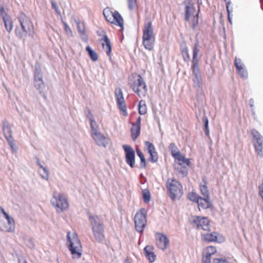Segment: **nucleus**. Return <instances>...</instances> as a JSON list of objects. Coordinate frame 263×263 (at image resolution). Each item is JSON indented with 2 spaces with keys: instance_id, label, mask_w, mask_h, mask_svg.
<instances>
[{
  "instance_id": "41",
  "label": "nucleus",
  "mask_w": 263,
  "mask_h": 263,
  "mask_svg": "<svg viewBox=\"0 0 263 263\" xmlns=\"http://www.w3.org/2000/svg\"><path fill=\"white\" fill-rule=\"evenodd\" d=\"M187 197L191 201L197 203L201 197L197 195L196 193L191 192L189 193Z\"/></svg>"
},
{
  "instance_id": "8",
  "label": "nucleus",
  "mask_w": 263,
  "mask_h": 263,
  "mask_svg": "<svg viewBox=\"0 0 263 263\" xmlns=\"http://www.w3.org/2000/svg\"><path fill=\"white\" fill-rule=\"evenodd\" d=\"M115 95L119 109L122 112V115L124 116H127L128 115L127 107L122 89L120 88H116L115 91Z\"/></svg>"
},
{
  "instance_id": "27",
  "label": "nucleus",
  "mask_w": 263,
  "mask_h": 263,
  "mask_svg": "<svg viewBox=\"0 0 263 263\" xmlns=\"http://www.w3.org/2000/svg\"><path fill=\"white\" fill-rule=\"evenodd\" d=\"M155 37H143L142 38V44L144 46L145 48L151 51L153 50L154 46L155 45Z\"/></svg>"
},
{
  "instance_id": "42",
  "label": "nucleus",
  "mask_w": 263,
  "mask_h": 263,
  "mask_svg": "<svg viewBox=\"0 0 263 263\" xmlns=\"http://www.w3.org/2000/svg\"><path fill=\"white\" fill-rule=\"evenodd\" d=\"M90 127L91 129V135H96L98 133L100 132L98 126L95 121H91Z\"/></svg>"
},
{
  "instance_id": "11",
  "label": "nucleus",
  "mask_w": 263,
  "mask_h": 263,
  "mask_svg": "<svg viewBox=\"0 0 263 263\" xmlns=\"http://www.w3.org/2000/svg\"><path fill=\"white\" fill-rule=\"evenodd\" d=\"M51 202L53 206L56 208L58 212H62L63 210L67 209L68 207L67 200L62 194H59L57 197L53 196L51 200Z\"/></svg>"
},
{
  "instance_id": "23",
  "label": "nucleus",
  "mask_w": 263,
  "mask_h": 263,
  "mask_svg": "<svg viewBox=\"0 0 263 263\" xmlns=\"http://www.w3.org/2000/svg\"><path fill=\"white\" fill-rule=\"evenodd\" d=\"M208 181L205 177H202V182L200 184V190L201 194L203 196L204 198L209 199L210 193L207 187Z\"/></svg>"
},
{
  "instance_id": "53",
  "label": "nucleus",
  "mask_w": 263,
  "mask_h": 263,
  "mask_svg": "<svg viewBox=\"0 0 263 263\" xmlns=\"http://www.w3.org/2000/svg\"><path fill=\"white\" fill-rule=\"evenodd\" d=\"M207 250L206 253H210L211 255L215 254L217 251L216 247L211 246L207 247Z\"/></svg>"
},
{
  "instance_id": "47",
  "label": "nucleus",
  "mask_w": 263,
  "mask_h": 263,
  "mask_svg": "<svg viewBox=\"0 0 263 263\" xmlns=\"http://www.w3.org/2000/svg\"><path fill=\"white\" fill-rule=\"evenodd\" d=\"M7 222L9 226V227L7 229V232H12L14 230V220L13 218H11L10 219L7 220Z\"/></svg>"
},
{
  "instance_id": "16",
  "label": "nucleus",
  "mask_w": 263,
  "mask_h": 263,
  "mask_svg": "<svg viewBox=\"0 0 263 263\" xmlns=\"http://www.w3.org/2000/svg\"><path fill=\"white\" fill-rule=\"evenodd\" d=\"M17 18L21 26L23 25L24 26L34 29L33 25L30 18L27 16L25 13L23 12H20L18 14Z\"/></svg>"
},
{
  "instance_id": "12",
  "label": "nucleus",
  "mask_w": 263,
  "mask_h": 263,
  "mask_svg": "<svg viewBox=\"0 0 263 263\" xmlns=\"http://www.w3.org/2000/svg\"><path fill=\"white\" fill-rule=\"evenodd\" d=\"M15 32L16 36L19 39H22L24 37L27 36H33L34 29L22 25L20 27L17 26L15 28Z\"/></svg>"
},
{
  "instance_id": "62",
  "label": "nucleus",
  "mask_w": 263,
  "mask_h": 263,
  "mask_svg": "<svg viewBox=\"0 0 263 263\" xmlns=\"http://www.w3.org/2000/svg\"><path fill=\"white\" fill-rule=\"evenodd\" d=\"M87 117L89 119L90 122H91V120L95 121L93 118V115L91 114V112L90 110L88 111V114Z\"/></svg>"
},
{
  "instance_id": "39",
  "label": "nucleus",
  "mask_w": 263,
  "mask_h": 263,
  "mask_svg": "<svg viewBox=\"0 0 263 263\" xmlns=\"http://www.w3.org/2000/svg\"><path fill=\"white\" fill-rule=\"evenodd\" d=\"M178 164L180 165V168L178 169V172L180 173L183 177L186 176L188 174V168L187 166L182 165L181 162H179Z\"/></svg>"
},
{
  "instance_id": "60",
  "label": "nucleus",
  "mask_w": 263,
  "mask_h": 263,
  "mask_svg": "<svg viewBox=\"0 0 263 263\" xmlns=\"http://www.w3.org/2000/svg\"><path fill=\"white\" fill-rule=\"evenodd\" d=\"M249 104H250V107L251 108V111H253V109H254V100H253V99L251 98L249 100Z\"/></svg>"
},
{
  "instance_id": "40",
  "label": "nucleus",
  "mask_w": 263,
  "mask_h": 263,
  "mask_svg": "<svg viewBox=\"0 0 263 263\" xmlns=\"http://www.w3.org/2000/svg\"><path fill=\"white\" fill-rule=\"evenodd\" d=\"M148 154H149V157L148 158V161L152 163H156L158 161V156L157 152L156 151H153L151 153Z\"/></svg>"
},
{
  "instance_id": "22",
  "label": "nucleus",
  "mask_w": 263,
  "mask_h": 263,
  "mask_svg": "<svg viewBox=\"0 0 263 263\" xmlns=\"http://www.w3.org/2000/svg\"><path fill=\"white\" fill-rule=\"evenodd\" d=\"M76 22L77 23V30L80 34L81 39L84 42H87L88 40V36L86 34L84 24L77 20H76Z\"/></svg>"
},
{
  "instance_id": "64",
  "label": "nucleus",
  "mask_w": 263,
  "mask_h": 263,
  "mask_svg": "<svg viewBox=\"0 0 263 263\" xmlns=\"http://www.w3.org/2000/svg\"><path fill=\"white\" fill-rule=\"evenodd\" d=\"M236 62L238 63V66H239V65H240V64H243V63L241 62V60H240V59H239V58H235V62H234V64H235V63H236Z\"/></svg>"
},
{
  "instance_id": "19",
  "label": "nucleus",
  "mask_w": 263,
  "mask_h": 263,
  "mask_svg": "<svg viewBox=\"0 0 263 263\" xmlns=\"http://www.w3.org/2000/svg\"><path fill=\"white\" fill-rule=\"evenodd\" d=\"M3 132L5 138L12 137V125L7 120L3 121Z\"/></svg>"
},
{
  "instance_id": "25",
  "label": "nucleus",
  "mask_w": 263,
  "mask_h": 263,
  "mask_svg": "<svg viewBox=\"0 0 263 263\" xmlns=\"http://www.w3.org/2000/svg\"><path fill=\"white\" fill-rule=\"evenodd\" d=\"M153 248L152 246H146L143 250L145 257L151 262L155 261L156 257V256L153 252Z\"/></svg>"
},
{
  "instance_id": "24",
  "label": "nucleus",
  "mask_w": 263,
  "mask_h": 263,
  "mask_svg": "<svg viewBox=\"0 0 263 263\" xmlns=\"http://www.w3.org/2000/svg\"><path fill=\"white\" fill-rule=\"evenodd\" d=\"M200 209V207L203 209H212L213 207L212 203L210 201V198L200 197L198 201L197 202Z\"/></svg>"
},
{
  "instance_id": "26",
  "label": "nucleus",
  "mask_w": 263,
  "mask_h": 263,
  "mask_svg": "<svg viewBox=\"0 0 263 263\" xmlns=\"http://www.w3.org/2000/svg\"><path fill=\"white\" fill-rule=\"evenodd\" d=\"M112 21V23H115L117 26L120 27L122 30L123 29L124 20L118 11H115L114 12Z\"/></svg>"
},
{
  "instance_id": "49",
  "label": "nucleus",
  "mask_w": 263,
  "mask_h": 263,
  "mask_svg": "<svg viewBox=\"0 0 263 263\" xmlns=\"http://www.w3.org/2000/svg\"><path fill=\"white\" fill-rule=\"evenodd\" d=\"M128 8L130 10H133L137 6V0H127Z\"/></svg>"
},
{
  "instance_id": "48",
  "label": "nucleus",
  "mask_w": 263,
  "mask_h": 263,
  "mask_svg": "<svg viewBox=\"0 0 263 263\" xmlns=\"http://www.w3.org/2000/svg\"><path fill=\"white\" fill-rule=\"evenodd\" d=\"M144 144L147 147V150L148 153H151L153 151H155V146L152 143L147 141H145Z\"/></svg>"
},
{
  "instance_id": "52",
  "label": "nucleus",
  "mask_w": 263,
  "mask_h": 263,
  "mask_svg": "<svg viewBox=\"0 0 263 263\" xmlns=\"http://www.w3.org/2000/svg\"><path fill=\"white\" fill-rule=\"evenodd\" d=\"M237 71L241 77L244 78H247L248 72L247 70L245 69V67Z\"/></svg>"
},
{
  "instance_id": "37",
  "label": "nucleus",
  "mask_w": 263,
  "mask_h": 263,
  "mask_svg": "<svg viewBox=\"0 0 263 263\" xmlns=\"http://www.w3.org/2000/svg\"><path fill=\"white\" fill-rule=\"evenodd\" d=\"M142 198L145 203H148L151 200V193L148 189L142 190Z\"/></svg>"
},
{
  "instance_id": "1",
  "label": "nucleus",
  "mask_w": 263,
  "mask_h": 263,
  "mask_svg": "<svg viewBox=\"0 0 263 263\" xmlns=\"http://www.w3.org/2000/svg\"><path fill=\"white\" fill-rule=\"evenodd\" d=\"M167 194L170 198L174 201L179 199L183 194L181 184L175 179H168L166 182Z\"/></svg>"
},
{
  "instance_id": "6",
  "label": "nucleus",
  "mask_w": 263,
  "mask_h": 263,
  "mask_svg": "<svg viewBox=\"0 0 263 263\" xmlns=\"http://www.w3.org/2000/svg\"><path fill=\"white\" fill-rule=\"evenodd\" d=\"M251 134L255 151L260 157H263V137L255 129H251Z\"/></svg>"
},
{
  "instance_id": "56",
  "label": "nucleus",
  "mask_w": 263,
  "mask_h": 263,
  "mask_svg": "<svg viewBox=\"0 0 263 263\" xmlns=\"http://www.w3.org/2000/svg\"><path fill=\"white\" fill-rule=\"evenodd\" d=\"M213 263H229V262L224 258H214Z\"/></svg>"
},
{
  "instance_id": "10",
  "label": "nucleus",
  "mask_w": 263,
  "mask_h": 263,
  "mask_svg": "<svg viewBox=\"0 0 263 263\" xmlns=\"http://www.w3.org/2000/svg\"><path fill=\"white\" fill-rule=\"evenodd\" d=\"M125 153V161L131 167L135 166V152L131 146L124 144L122 146Z\"/></svg>"
},
{
  "instance_id": "20",
  "label": "nucleus",
  "mask_w": 263,
  "mask_h": 263,
  "mask_svg": "<svg viewBox=\"0 0 263 263\" xmlns=\"http://www.w3.org/2000/svg\"><path fill=\"white\" fill-rule=\"evenodd\" d=\"M193 82V86L196 89L198 93H200L202 90L203 83L201 76L192 77Z\"/></svg>"
},
{
  "instance_id": "45",
  "label": "nucleus",
  "mask_w": 263,
  "mask_h": 263,
  "mask_svg": "<svg viewBox=\"0 0 263 263\" xmlns=\"http://www.w3.org/2000/svg\"><path fill=\"white\" fill-rule=\"evenodd\" d=\"M168 149L173 157L175 155L174 154H175L176 153L180 152L179 151H178L177 146L174 143H172L170 144L168 146Z\"/></svg>"
},
{
  "instance_id": "28",
  "label": "nucleus",
  "mask_w": 263,
  "mask_h": 263,
  "mask_svg": "<svg viewBox=\"0 0 263 263\" xmlns=\"http://www.w3.org/2000/svg\"><path fill=\"white\" fill-rule=\"evenodd\" d=\"M217 235L218 233L213 232L211 233H205L202 234L201 236L202 239L206 242H217Z\"/></svg>"
},
{
  "instance_id": "17",
  "label": "nucleus",
  "mask_w": 263,
  "mask_h": 263,
  "mask_svg": "<svg viewBox=\"0 0 263 263\" xmlns=\"http://www.w3.org/2000/svg\"><path fill=\"white\" fill-rule=\"evenodd\" d=\"M143 37H155L154 33V28L152 26V22H148L145 23L143 29Z\"/></svg>"
},
{
  "instance_id": "61",
  "label": "nucleus",
  "mask_w": 263,
  "mask_h": 263,
  "mask_svg": "<svg viewBox=\"0 0 263 263\" xmlns=\"http://www.w3.org/2000/svg\"><path fill=\"white\" fill-rule=\"evenodd\" d=\"M63 24H64V26L65 30L66 32L69 31L70 33H72L68 25L65 22H64Z\"/></svg>"
},
{
  "instance_id": "30",
  "label": "nucleus",
  "mask_w": 263,
  "mask_h": 263,
  "mask_svg": "<svg viewBox=\"0 0 263 263\" xmlns=\"http://www.w3.org/2000/svg\"><path fill=\"white\" fill-rule=\"evenodd\" d=\"M6 30L10 33L13 28V23L11 16L3 20Z\"/></svg>"
},
{
  "instance_id": "9",
  "label": "nucleus",
  "mask_w": 263,
  "mask_h": 263,
  "mask_svg": "<svg viewBox=\"0 0 263 263\" xmlns=\"http://www.w3.org/2000/svg\"><path fill=\"white\" fill-rule=\"evenodd\" d=\"M192 223L196 225L197 229H202L204 231H210V220L206 217L194 216Z\"/></svg>"
},
{
  "instance_id": "21",
  "label": "nucleus",
  "mask_w": 263,
  "mask_h": 263,
  "mask_svg": "<svg viewBox=\"0 0 263 263\" xmlns=\"http://www.w3.org/2000/svg\"><path fill=\"white\" fill-rule=\"evenodd\" d=\"M180 52L182 55L183 60L185 62H189L190 60V56L189 52V49L186 46L185 41H183L180 46Z\"/></svg>"
},
{
  "instance_id": "18",
  "label": "nucleus",
  "mask_w": 263,
  "mask_h": 263,
  "mask_svg": "<svg viewBox=\"0 0 263 263\" xmlns=\"http://www.w3.org/2000/svg\"><path fill=\"white\" fill-rule=\"evenodd\" d=\"M103 32H104L105 34H104L103 38H102L100 40V41L104 42V43H102L103 48L104 49L106 48V49H107L106 51V54L108 57L110 58V59H111V50H112L111 43L110 42L109 39L106 35V33L104 31H103Z\"/></svg>"
},
{
  "instance_id": "31",
  "label": "nucleus",
  "mask_w": 263,
  "mask_h": 263,
  "mask_svg": "<svg viewBox=\"0 0 263 263\" xmlns=\"http://www.w3.org/2000/svg\"><path fill=\"white\" fill-rule=\"evenodd\" d=\"M94 237L96 241L99 243H103L104 241V231H93V232Z\"/></svg>"
},
{
  "instance_id": "38",
  "label": "nucleus",
  "mask_w": 263,
  "mask_h": 263,
  "mask_svg": "<svg viewBox=\"0 0 263 263\" xmlns=\"http://www.w3.org/2000/svg\"><path fill=\"white\" fill-rule=\"evenodd\" d=\"M203 122H204V133L206 137H210V129L209 127V120L207 117L205 116L203 118Z\"/></svg>"
},
{
  "instance_id": "33",
  "label": "nucleus",
  "mask_w": 263,
  "mask_h": 263,
  "mask_svg": "<svg viewBox=\"0 0 263 263\" xmlns=\"http://www.w3.org/2000/svg\"><path fill=\"white\" fill-rule=\"evenodd\" d=\"M103 15L106 20L111 23H112V17L114 15V12H112L109 8H105L103 12Z\"/></svg>"
},
{
  "instance_id": "51",
  "label": "nucleus",
  "mask_w": 263,
  "mask_h": 263,
  "mask_svg": "<svg viewBox=\"0 0 263 263\" xmlns=\"http://www.w3.org/2000/svg\"><path fill=\"white\" fill-rule=\"evenodd\" d=\"M51 8H52V9H54L55 12L58 14H60L61 11L59 9V7H58V6L57 5V3L55 1L52 0V1H51Z\"/></svg>"
},
{
  "instance_id": "5",
  "label": "nucleus",
  "mask_w": 263,
  "mask_h": 263,
  "mask_svg": "<svg viewBox=\"0 0 263 263\" xmlns=\"http://www.w3.org/2000/svg\"><path fill=\"white\" fill-rule=\"evenodd\" d=\"M136 230L139 233H142L146 224V211L143 209L138 212L134 218Z\"/></svg>"
},
{
  "instance_id": "2",
  "label": "nucleus",
  "mask_w": 263,
  "mask_h": 263,
  "mask_svg": "<svg viewBox=\"0 0 263 263\" xmlns=\"http://www.w3.org/2000/svg\"><path fill=\"white\" fill-rule=\"evenodd\" d=\"M70 233L67 235L68 249L73 256V258H80L82 255V250L81 242L77 235L71 238L69 236Z\"/></svg>"
},
{
  "instance_id": "63",
  "label": "nucleus",
  "mask_w": 263,
  "mask_h": 263,
  "mask_svg": "<svg viewBox=\"0 0 263 263\" xmlns=\"http://www.w3.org/2000/svg\"><path fill=\"white\" fill-rule=\"evenodd\" d=\"M35 159L36 160V163L39 166L40 168H43L44 166L40 162L39 159L37 157H36Z\"/></svg>"
},
{
  "instance_id": "36",
  "label": "nucleus",
  "mask_w": 263,
  "mask_h": 263,
  "mask_svg": "<svg viewBox=\"0 0 263 263\" xmlns=\"http://www.w3.org/2000/svg\"><path fill=\"white\" fill-rule=\"evenodd\" d=\"M137 126H132L130 129L131 137L133 141H135L140 135L141 129L137 132Z\"/></svg>"
},
{
  "instance_id": "44",
  "label": "nucleus",
  "mask_w": 263,
  "mask_h": 263,
  "mask_svg": "<svg viewBox=\"0 0 263 263\" xmlns=\"http://www.w3.org/2000/svg\"><path fill=\"white\" fill-rule=\"evenodd\" d=\"M0 16L2 17V18L3 20L10 16L8 14L7 12L5 11L4 6L1 4H0Z\"/></svg>"
},
{
  "instance_id": "3",
  "label": "nucleus",
  "mask_w": 263,
  "mask_h": 263,
  "mask_svg": "<svg viewBox=\"0 0 263 263\" xmlns=\"http://www.w3.org/2000/svg\"><path fill=\"white\" fill-rule=\"evenodd\" d=\"M34 86L39 90L40 94L45 99H46L45 94L43 92L45 84L43 80V74L41 66L39 63H36L34 70Z\"/></svg>"
},
{
  "instance_id": "46",
  "label": "nucleus",
  "mask_w": 263,
  "mask_h": 263,
  "mask_svg": "<svg viewBox=\"0 0 263 263\" xmlns=\"http://www.w3.org/2000/svg\"><path fill=\"white\" fill-rule=\"evenodd\" d=\"M41 170H42V171L40 170L39 173H40V175L41 176V177L43 179L48 180V177H49V173H48L47 169L46 168H45V167H43V168H41Z\"/></svg>"
},
{
  "instance_id": "57",
  "label": "nucleus",
  "mask_w": 263,
  "mask_h": 263,
  "mask_svg": "<svg viewBox=\"0 0 263 263\" xmlns=\"http://www.w3.org/2000/svg\"><path fill=\"white\" fill-rule=\"evenodd\" d=\"M181 163H182V165L183 164H186L187 166H190L191 165V162L190 161V159L188 158H186L184 157L183 160L182 161Z\"/></svg>"
},
{
  "instance_id": "43",
  "label": "nucleus",
  "mask_w": 263,
  "mask_h": 263,
  "mask_svg": "<svg viewBox=\"0 0 263 263\" xmlns=\"http://www.w3.org/2000/svg\"><path fill=\"white\" fill-rule=\"evenodd\" d=\"M6 139L7 140V141L8 143V144L11 148L12 150L14 152H16L17 150V148L16 147V146L15 145V141L13 139V137H11L10 138H6Z\"/></svg>"
},
{
  "instance_id": "34",
  "label": "nucleus",
  "mask_w": 263,
  "mask_h": 263,
  "mask_svg": "<svg viewBox=\"0 0 263 263\" xmlns=\"http://www.w3.org/2000/svg\"><path fill=\"white\" fill-rule=\"evenodd\" d=\"M86 51L87 52L89 57L91 60L94 62L98 60V55L97 53L94 51L89 46L86 47Z\"/></svg>"
},
{
  "instance_id": "59",
  "label": "nucleus",
  "mask_w": 263,
  "mask_h": 263,
  "mask_svg": "<svg viewBox=\"0 0 263 263\" xmlns=\"http://www.w3.org/2000/svg\"><path fill=\"white\" fill-rule=\"evenodd\" d=\"M235 66L236 67L237 71H238L245 67L243 64H240V65L238 66V63L237 62L235 63Z\"/></svg>"
},
{
  "instance_id": "13",
  "label": "nucleus",
  "mask_w": 263,
  "mask_h": 263,
  "mask_svg": "<svg viewBox=\"0 0 263 263\" xmlns=\"http://www.w3.org/2000/svg\"><path fill=\"white\" fill-rule=\"evenodd\" d=\"M89 220L90 222L92 232L93 231H104L103 220L97 215H88Z\"/></svg>"
},
{
  "instance_id": "29",
  "label": "nucleus",
  "mask_w": 263,
  "mask_h": 263,
  "mask_svg": "<svg viewBox=\"0 0 263 263\" xmlns=\"http://www.w3.org/2000/svg\"><path fill=\"white\" fill-rule=\"evenodd\" d=\"M91 136L97 145L99 146H105V137L104 135H102L100 132L98 133L96 135Z\"/></svg>"
},
{
  "instance_id": "58",
  "label": "nucleus",
  "mask_w": 263,
  "mask_h": 263,
  "mask_svg": "<svg viewBox=\"0 0 263 263\" xmlns=\"http://www.w3.org/2000/svg\"><path fill=\"white\" fill-rule=\"evenodd\" d=\"M198 24V19L194 20H193V23H192V28L193 29L195 30L197 27V26Z\"/></svg>"
},
{
  "instance_id": "32",
  "label": "nucleus",
  "mask_w": 263,
  "mask_h": 263,
  "mask_svg": "<svg viewBox=\"0 0 263 263\" xmlns=\"http://www.w3.org/2000/svg\"><path fill=\"white\" fill-rule=\"evenodd\" d=\"M137 154L140 159V167L141 168H145L146 166V159L142 151L137 148L136 149Z\"/></svg>"
},
{
  "instance_id": "7",
  "label": "nucleus",
  "mask_w": 263,
  "mask_h": 263,
  "mask_svg": "<svg viewBox=\"0 0 263 263\" xmlns=\"http://www.w3.org/2000/svg\"><path fill=\"white\" fill-rule=\"evenodd\" d=\"M198 42L195 43L193 47V57L192 60V77L201 76L200 73L199 67V60L198 58V54L199 50L198 48Z\"/></svg>"
},
{
  "instance_id": "15",
  "label": "nucleus",
  "mask_w": 263,
  "mask_h": 263,
  "mask_svg": "<svg viewBox=\"0 0 263 263\" xmlns=\"http://www.w3.org/2000/svg\"><path fill=\"white\" fill-rule=\"evenodd\" d=\"M157 245L159 248L165 250L168 246L170 241L167 237L163 234L158 233L157 235Z\"/></svg>"
},
{
  "instance_id": "55",
  "label": "nucleus",
  "mask_w": 263,
  "mask_h": 263,
  "mask_svg": "<svg viewBox=\"0 0 263 263\" xmlns=\"http://www.w3.org/2000/svg\"><path fill=\"white\" fill-rule=\"evenodd\" d=\"M212 255H210V253H206V255L204 257H203L202 260V263H211V257Z\"/></svg>"
},
{
  "instance_id": "35",
  "label": "nucleus",
  "mask_w": 263,
  "mask_h": 263,
  "mask_svg": "<svg viewBox=\"0 0 263 263\" xmlns=\"http://www.w3.org/2000/svg\"><path fill=\"white\" fill-rule=\"evenodd\" d=\"M138 112L141 115H144L147 112V107L144 101L141 100L138 104Z\"/></svg>"
},
{
  "instance_id": "4",
  "label": "nucleus",
  "mask_w": 263,
  "mask_h": 263,
  "mask_svg": "<svg viewBox=\"0 0 263 263\" xmlns=\"http://www.w3.org/2000/svg\"><path fill=\"white\" fill-rule=\"evenodd\" d=\"M130 87L139 97H144L147 93V88L146 85L140 74L137 76V79L135 80L133 83H129Z\"/></svg>"
},
{
  "instance_id": "14",
  "label": "nucleus",
  "mask_w": 263,
  "mask_h": 263,
  "mask_svg": "<svg viewBox=\"0 0 263 263\" xmlns=\"http://www.w3.org/2000/svg\"><path fill=\"white\" fill-rule=\"evenodd\" d=\"M182 4L186 5L185 7L184 20L189 22L191 14L195 11V8L192 0H185L182 2Z\"/></svg>"
},
{
  "instance_id": "54",
  "label": "nucleus",
  "mask_w": 263,
  "mask_h": 263,
  "mask_svg": "<svg viewBox=\"0 0 263 263\" xmlns=\"http://www.w3.org/2000/svg\"><path fill=\"white\" fill-rule=\"evenodd\" d=\"M141 117H138L137 119V121H136V123H132V125L133 126H137V132H139V130L140 129H141Z\"/></svg>"
},
{
  "instance_id": "50",
  "label": "nucleus",
  "mask_w": 263,
  "mask_h": 263,
  "mask_svg": "<svg viewBox=\"0 0 263 263\" xmlns=\"http://www.w3.org/2000/svg\"><path fill=\"white\" fill-rule=\"evenodd\" d=\"M175 155L173 156L174 158L177 160L179 162H181L184 158V156H182L180 152L176 153Z\"/></svg>"
}]
</instances>
